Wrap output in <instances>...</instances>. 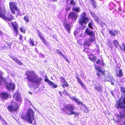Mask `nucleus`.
<instances>
[{
	"instance_id": "13",
	"label": "nucleus",
	"mask_w": 125,
	"mask_h": 125,
	"mask_svg": "<svg viewBox=\"0 0 125 125\" xmlns=\"http://www.w3.org/2000/svg\"><path fill=\"white\" fill-rule=\"evenodd\" d=\"M85 34L89 35L91 37L93 36L94 34V32L90 30L89 28H87L84 32Z\"/></svg>"
},
{
	"instance_id": "37",
	"label": "nucleus",
	"mask_w": 125,
	"mask_h": 125,
	"mask_svg": "<svg viewBox=\"0 0 125 125\" xmlns=\"http://www.w3.org/2000/svg\"><path fill=\"white\" fill-rule=\"evenodd\" d=\"M94 17L96 21H98V17L95 16Z\"/></svg>"
},
{
	"instance_id": "15",
	"label": "nucleus",
	"mask_w": 125,
	"mask_h": 125,
	"mask_svg": "<svg viewBox=\"0 0 125 125\" xmlns=\"http://www.w3.org/2000/svg\"><path fill=\"white\" fill-rule=\"evenodd\" d=\"M38 36L40 38L41 40L45 44H46V41L45 39H44L43 38L42 35L41 33L39 31H38Z\"/></svg>"
},
{
	"instance_id": "10",
	"label": "nucleus",
	"mask_w": 125,
	"mask_h": 125,
	"mask_svg": "<svg viewBox=\"0 0 125 125\" xmlns=\"http://www.w3.org/2000/svg\"><path fill=\"white\" fill-rule=\"evenodd\" d=\"M12 25L13 28V30L16 36H17L18 34L19 33L18 29V24L16 22H13L12 23Z\"/></svg>"
},
{
	"instance_id": "7",
	"label": "nucleus",
	"mask_w": 125,
	"mask_h": 125,
	"mask_svg": "<svg viewBox=\"0 0 125 125\" xmlns=\"http://www.w3.org/2000/svg\"><path fill=\"white\" fill-rule=\"evenodd\" d=\"M72 99L73 100H74L76 102L78 103L81 106L83 107L84 108V111L85 112L87 113L88 112V110L85 105L83 104L82 102L80 101L79 99L76 98L74 97H73L72 98Z\"/></svg>"
},
{
	"instance_id": "36",
	"label": "nucleus",
	"mask_w": 125,
	"mask_h": 125,
	"mask_svg": "<svg viewBox=\"0 0 125 125\" xmlns=\"http://www.w3.org/2000/svg\"><path fill=\"white\" fill-rule=\"evenodd\" d=\"M66 10L67 11H69L70 10V8L69 7H67L66 8Z\"/></svg>"
},
{
	"instance_id": "28",
	"label": "nucleus",
	"mask_w": 125,
	"mask_h": 125,
	"mask_svg": "<svg viewBox=\"0 0 125 125\" xmlns=\"http://www.w3.org/2000/svg\"><path fill=\"white\" fill-rule=\"evenodd\" d=\"M113 43L116 47H117L119 46L118 42L116 40H115L113 41Z\"/></svg>"
},
{
	"instance_id": "27",
	"label": "nucleus",
	"mask_w": 125,
	"mask_h": 125,
	"mask_svg": "<svg viewBox=\"0 0 125 125\" xmlns=\"http://www.w3.org/2000/svg\"><path fill=\"white\" fill-rule=\"evenodd\" d=\"M91 2V5L94 7L96 6V3L94 0H90Z\"/></svg>"
},
{
	"instance_id": "48",
	"label": "nucleus",
	"mask_w": 125,
	"mask_h": 125,
	"mask_svg": "<svg viewBox=\"0 0 125 125\" xmlns=\"http://www.w3.org/2000/svg\"><path fill=\"white\" fill-rule=\"evenodd\" d=\"M0 119L2 121L3 119V118L1 117L0 115Z\"/></svg>"
},
{
	"instance_id": "23",
	"label": "nucleus",
	"mask_w": 125,
	"mask_h": 125,
	"mask_svg": "<svg viewBox=\"0 0 125 125\" xmlns=\"http://www.w3.org/2000/svg\"><path fill=\"white\" fill-rule=\"evenodd\" d=\"M5 79L0 75V85L5 83Z\"/></svg>"
},
{
	"instance_id": "54",
	"label": "nucleus",
	"mask_w": 125,
	"mask_h": 125,
	"mask_svg": "<svg viewBox=\"0 0 125 125\" xmlns=\"http://www.w3.org/2000/svg\"><path fill=\"white\" fill-rule=\"evenodd\" d=\"M65 92H66V94H67V93H68L66 92V91H65Z\"/></svg>"
},
{
	"instance_id": "31",
	"label": "nucleus",
	"mask_w": 125,
	"mask_h": 125,
	"mask_svg": "<svg viewBox=\"0 0 125 125\" xmlns=\"http://www.w3.org/2000/svg\"><path fill=\"white\" fill-rule=\"evenodd\" d=\"M93 22H91L89 23L88 24V26L89 27L91 28V29H93V28L92 27V25H93Z\"/></svg>"
},
{
	"instance_id": "16",
	"label": "nucleus",
	"mask_w": 125,
	"mask_h": 125,
	"mask_svg": "<svg viewBox=\"0 0 125 125\" xmlns=\"http://www.w3.org/2000/svg\"><path fill=\"white\" fill-rule=\"evenodd\" d=\"M95 89L98 92H101L102 91V86L97 83L95 86Z\"/></svg>"
},
{
	"instance_id": "38",
	"label": "nucleus",
	"mask_w": 125,
	"mask_h": 125,
	"mask_svg": "<svg viewBox=\"0 0 125 125\" xmlns=\"http://www.w3.org/2000/svg\"><path fill=\"white\" fill-rule=\"evenodd\" d=\"M28 86L31 88L33 86V85L32 84H31L30 83H28Z\"/></svg>"
},
{
	"instance_id": "8",
	"label": "nucleus",
	"mask_w": 125,
	"mask_h": 125,
	"mask_svg": "<svg viewBox=\"0 0 125 125\" xmlns=\"http://www.w3.org/2000/svg\"><path fill=\"white\" fill-rule=\"evenodd\" d=\"M95 69L97 71L96 74L99 77L103 75L104 73V71L101 69V68L95 65L94 64Z\"/></svg>"
},
{
	"instance_id": "19",
	"label": "nucleus",
	"mask_w": 125,
	"mask_h": 125,
	"mask_svg": "<svg viewBox=\"0 0 125 125\" xmlns=\"http://www.w3.org/2000/svg\"><path fill=\"white\" fill-rule=\"evenodd\" d=\"M8 94L6 92H2L0 95V96L2 98L5 99L8 97Z\"/></svg>"
},
{
	"instance_id": "9",
	"label": "nucleus",
	"mask_w": 125,
	"mask_h": 125,
	"mask_svg": "<svg viewBox=\"0 0 125 125\" xmlns=\"http://www.w3.org/2000/svg\"><path fill=\"white\" fill-rule=\"evenodd\" d=\"M18 106V104L16 103H13L12 105L8 106V109L11 111H15L17 109Z\"/></svg>"
},
{
	"instance_id": "24",
	"label": "nucleus",
	"mask_w": 125,
	"mask_h": 125,
	"mask_svg": "<svg viewBox=\"0 0 125 125\" xmlns=\"http://www.w3.org/2000/svg\"><path fill=\"white\" fill-rule=\"evenodd\" d=\"M116 75L118 77H120L123 76V74L122 70H120L118 71L117 72Z\"/></svg>"
},
{
	"instance_id": "20",
	"label": "nucleus",
	"mask_w": 125,
	"mask_h": 125,
	"mask_svg": "<svg viewBox=\"0 0 125 125\" xmlns=\"http://www.w3.org/2000/svg\"><path fill=\"white\" fill-rule=\"evenodd\" d=\"M48 83L50 85V87L52 88H55L57 87L56 84H55L54 83L51 81H49L48 82Z\"/></svg>"
},
{
	"instance_id": "45",
	"label": "nucleus",
	"mask_w": 125,
	"mask_h": 125,
	"mask_svg": "<svg viewBox=\"0 0 125 125\" xmlns=\"http://www.w3.org/2000/svg\"><path fill=\"white\" fill-rule=\"evenodd\" d=\"M57 52L58 54H59L60 55L61 54H62V53H61V52L60 51H57Z\"/></svg>"
},
{
	"instance_id": "6",
	"label": "nucleus",
	"mask_w": 125,
	"mask_h": 125,
	"mask_svg": "<svg viewBox=\"0 0 125 125\" xmlns=\"http://www.w3.org/2000/svg\"><path fill=\"white\" fill-rule=\"evenodd\" d=\"M10 9L11 12L13 14L15 13V10H18L16 3L11 2L9 3Z\"/></svg>"
},
{
	"instance_id": "29",
	"label": "nucleus",
	"mask_w": 125,
	"mask_h": 125,
	"mask_svg": "<svg viewBox=\"0 0 125 125\" xmlns=\"http://www.w3.org/2000/svg\"><path fill=\"white\" fill-rule=\"evenodd\" d=\"M80 8L78 7H74L73 8V10L76 12H79L80 10Z\"/></svg>"
},
{
	"instance_id": "46",
	"label": "nucleus",
	"mask_w": 125,
	"mask_h": 125,
	"mask_svg": "<svg viewBox=\"0 0 125 125\" xmlns=\"http://www.w3.org/2000/svg\"><path fill=\"white\" fill-rule=\"evenodd\" d=\"M79 83H80L81 85L83 83L82 82V81L80 80L79 81V82H78Z\"/></svg>"
},
{
	"instance_id": "35",
	"label": "nucleus",
	"mask_w": 125,
	"mask_h": 125,
	"mask_svg": "<svg viewBox=\"0 0 125 125\" xmlns=\"http://www.w3.org/2000/svg\"><path fill=\"white\" fill-rule=\"evenodd\" d=\"M83 88L85 89L86 87L83 84V83L82 84H81Z\"/></svg>"
},
{
	"instance_id": "44",
	"label": "nucleus",
	"mask_w": 125,
	"mask_h": 125,
	"mask_svg": "<svg viewBox=\"0 0 125 125\" xmlns=\"http://www.w3.org/2000/svg\"><path fill=\"white\" fill-rule=\"evenodd\" d=\"M44 80L45 81H46V82H47L48 83V82H49V81H50V80H48L47 78H46V79H45Z\"/></svg>"
},
{
	"instance_id": "17",
	"label": "nucleus",
	"mask_w": 125,
	"mask_h": 125,
	"mask_svg": "<svg viewBox=\"0 0 125 125\" xmlns=\"http://www.w3.org/2000/svg\"><path fill=\"white\" fill-rule=\"evenodd\" d=\"M16 100L17 101H20L21 100V95L18 92H16L15 93L14 95Z\"/></svg>"
},
{
	"instance_id": "12",
	"label": "nucleus",
	"mask_w": 125,
	"mask_h": 125,
	"mask_svg": "<svg viewBox=\"0 0 125 125\" xmlns=\"http://www.w3.org/2000/svg\"><path fill=\"white\" fill-rule=\"evenodd\" d=\"M77 14L73 12H70L69 14L68 18L69 19H72L73 20H76L77 17Z\"/></svg>"
},
{
	"instance_id": "30",
	"label": "nucleus",
	"mask_w": 125,
	"mask_h": 125,
	"mask_svg": "<svg viewBox=\"0 0 125 125\" xmlns=\"http://www.w3.org/2000/svg\"><path fill=\"white\" fill-rule=\"evenodd\" d=\"M30 43L31 44L32 46H33L35 45L34 43L33 40L32 39H31L29 40Z\"/></svg>"
},
{
	"instance_id": "18",
	"label": "nucleus",
	"mask_w": 125,
	"mask_h": 125,
	"mask_svg": "<svg viewBox=\"0 0 125 125\" xmlns=\"http://www.w3.org/2000/svg\"><path fill=\"white\" fill-rule=\"evenodd\" d=\"M64 26L65 29L69 33H70L71 29V27L70 25L68 23H64Z\"/></svg>"
},
{
	"instance_id": "52",
	"label": "nucleus",
	"mask_w": 125,
	"mask_h": 125,
	"mask_svg": "<svg viewBox=\"0 0 125 125\" xmlns=\"http://www.w3.org/2000/svg\"><path fill=\"white\" fill-rule=\"evenodd\" d=\"M28 93L29 94H31V95L32 94V93L31 92L29 91L28 92Z\"/></svg>"
},
{
	"instance_id": "1",
	"label": "nucleus",
	"mask_w": 125,
	"mask_h": 125,
	"mask_svg": "<svg viewBox=\"0 0 125 125\" xmlns=\"http://www.w3.org/2000/svg\"><path fill=\"white\" fill-rule=\"evenodd\" d=\"M121 90L124 97H122L118 102H116V104L118 107L124 108L125 110L120 112V114L117 115L116 116L118 119H123L125 117V88L121 87Z\"/></svg>"
},
{
	"instance_id": "25",
	"label": "nucleus",
	"mask_w": 125,
	"mask_h": 125,
	"mask_svg": "<svg viewBox=\"0 0 125 125\" xmlns=\"http://www.w3.org/2000/svg\"><path fill=\"white\" fill-rule=\"evenodd\" d=\"M109 77H107V78H106L107 80L109 82H110L112 85H114V83L113 82H112V80L113 79L112 77L110 76H108Z\"/></svg>"
},
{
	"instance_id": "26",
	"label": "nucleus",
	"mask_w": 125,
	"mask_h": 125,
	"mask_svg": "<svg viewBox=\"0 0 125 125\" xmlns=\"http://www.w3.org/2000/svg\"><path fill=\"white\" fill-rule=\"evenodd\" d=\"M89 58L91 61H93L94 62H95L96 59L95 57L93 55H92L90 57H89Z\"/></svg>"
},
{
	"instance_id": "50",
	"label": "nucleus",
	"mask_w": 125,
	"mask_h": 125,
	"mask_svg": "<svg viewBox=\"0 0 125 125\" xmlns=\"http://www.w3.org/2000/svg\"><path fill=\"white\" fill-rule=\"evenodd\" d=\"M64 57V58L66 60V61H67L68 62H69V61L67 59V58L64 56V55H63Z\"/></svg>"
},
{
	"instance_id": "33",
	"label": "nucleus",
	"mask_w": 125,
	"mask_h": 125,
	"mask_svg": "<svg viewBox=\"0 0 125 125\" xmlns=\"http://www.w3.org/2000/svg\"><path fill=\"white\" fill-rule=\"evenodd\" d=\"M20 29L21 32H25L26 31V30L24 29V28L22 27H21L20 28Z\"/></svg>"
},
{
	"instance_id": "21",
	"label": "nucleus",
	"mask_w": 125,
	"mask_h": 125,
	"mask_svg": "<svg viewBox=\"0 0 125 125\" xmlns=\"http://www.w3.org/2000/svg\"><path fill=\"white\" fill-rule=\"evenodd\" d=\"M109 33L112 36H115L118 33V31L116 30H112L109 31Z\"/></svg>"
},
{
	"instance_id": "22",
	"label": "nucleus",
	"mask_w": 125,
	"mask_h": 125,
	"mask_svg": "<svg viewBox=\"0 0 125 125\" xmlns=\"http://www.w3.org/2000/svg\"><path fill=\"white\" fill-rule=\"evenodd\" d=\"M11 59L15 61L17 64L20 65H22V63L20 61L14 57L12 56L11 57Z\"/></svg>"
},
{
	"instance_id": "40",
	"label": "nucleus",
	"mask_w": 125,
	"mask_h": 125,
	"mask_svg": "<svg viewBox=\"0 0 125 125\" xmlns=\"http://www.w3.org/2000/svg\"><path fill=\"white\" fill-rule=\"evenodd\" d=\"M91 14L93 17H94L95 16L94 13L93 12H91Z\"/></svg>"
},
{
	"instance_id": "2",
	"label": "nucleus",
	"mask_w": 125,
	"mask_h": 125,
	"mask_svg": "<svg viewBox=\"0 0 125 125\" xmlns=\"http://www.w3.org/2000/svg\"><path fill=\"white\" fill-rule=\"evenodd\" d=\"M25 75L27 76V79L33 83H36L37 87H39V84L41 82L42 79L38 77V75L33 72L28 70L25 73Z\"/></svg>"
},
{
	"instance_id": "32",
	"label": "nucleus",
	"mask_w": 125,
	"mask_h": 125,
	"mask_svg": "<svg viewBox=\"0 0 125 125\" xmlns=\"http://www.w3.org/2000/svg\"><path fill=\"white\" fill-rule=\"evenodd\" d=\"M24 20L27 22L29 21V18L27 16H25L24 17Z\"/></svg>"
},
{
	"instance_id": "56",
	"label": "nucleus",
	"mask_w": 125,
	"mask_h": 125,
	"mask_svg": "<svg viewBox=\"0 0 125 125\" xmlns=\"http://www.w3.org/2000/svg\"><path fill=\"white\" fill-rule=\"evenodd\" d=\"M120 48L121 49V47H120Z\"/></svg>"
},
{
	"instance_id": "49",
	"label": "nucleus",
	"mask_w": 125,
	"mask_h": 125,
	"mask_svg": "<svg viewBox=\"0 0 125 125\" xmlns=\"http://www.w3.org/2000/svg\"><path fill=\"white\" fill-rule=\"evenodd\" d=\"M59 94L61 96H62V94H61V92H60L59 91Z\"/></svg>"
},
{
	"instance_id": "51",
	"label": "nucleus",
	"mask_w": 125,
	"mask_h": 125,
	"mask_svg": "<svg viewBox=\"0 0 125 125\" xmlns=\"http://www.w3.org/2000/svg\"><path fill=\"white\" fill-rule=\"evenodd\" d=\"M111 94H112V95L113 96H114V95L113 94V92L112 91H111Z\"/></svg>"
},
{
	"instance_id": "53",
	"label": "nucleus",
	"mask_w": 125,
	"mask_h": 125,
	"mask_svg": "<svg viewBox=\"0 0 125 125\" xmlns=\"http://www.w3.org/2000/svg\"><path fill=\"white\" fill-rule=\"evenodd\" d=\"M124 123L125 125V121L124 122Z\"/></svg>"
},
{
	"instance_id": "55",
	"label": "nucleus",
	"mask_w": 125,
	"mask_h": 125,
	"mask_svg": "<svg viewBox=\"0 0 125 125\" xmlns=\"http://www.w3.org/2000/svg\"><path fill=\"white\" fill-rule=\"evenodd\" d=\"M122 49V50H123L122 49Z\"/></svg>"
},
{
	"instance_id": "4",
	"label": "nucleus",
	"mask_w": 125,
	"mask_h": 125,
	"mask_svg": "<svg viewBox=\"0 0 125 125\" xmlns=\"http://www.w3.org/2000/svg\"><path fill=\"white\" fill-rule=\"evenodd\" d=\"M75 109L74 106L71 104H68L65 106L62 109V110L65 111L66 113L69 115H78V113H76L73 111Z\"/></svg>"
},
{
	"instance_id": "43",
	"label": "nucleus",
	"mask_w": 125,
	"mask_h": 125,
	"mask_svg": "<svg viewBox=\"0 0 125 125\" xmlns=\"http://www.w3.org/2000/svg\"><path fill=\"white\" fill-rule=\"evenodd\" d=\"M122 46L123 47V48L124 50L125 51V45L124 43L122 44Z\"/></svg>"
},
{
	"instance_id": "3",
	"label": "nucleus",
	"mask_w": 125,
	"mask_h": 125,
	"mask_svg": "<svg viewBox=\"0 0 125 125\" xmlns=\"http://www.w3.org/2000/svg\"><path fill=\"white\" fill-rule=\"evenodd\" d=\"M34 112L31 109H29L27 113L22 115L21 118L24 120L28 122L30 124L32 123V121L34 120Z\"/></svg>"
},
{
	"instance_id": "11",
	"label": "nucleus",
	"mask_w": 125,
	"mask_h": 125,
	"mask_svg": "<svg viewBox=\"0 0 125 125\" xmlns=\"http://www.w3.org/2000/svg\"><path fill=\"white\" fill-rule=\"evenodd\" d=\"M7 89L9 90H14L15 88V85L14 83L10 82L6 84Z\"/></svg>"
},
{
	"instance_id": "41",
	"label": "nucleus",
	"mask_w": 125,
	"mask_h": 125,
	"mask_svg": "<svg viewBox=\"0 0 125 125\" xmlns=\"http://www.w3.org/2000/svg\"><path fill=\"white\" fill-rule=\"evenodd\" d=\"M76 78L77 79V81L78 82H79V81L81 80L79 78L78 76L76 77Z\"/></svg>"
},
{
	"instance_id": "42",
	"label": "nucleus",
	"mask_w": 125,
	"mask_h": 125,
	"mask_svg": "<svg viewBox=\"0 0 125 125\" xmlns=\"http://www.w3.org/2000/svg\"><path fill=\"white\" fill-rule=\"evenodd\" d=\"M100 60L99 59L96 62V63L97 64H99L100 63Z\"/></svg>"
},
{
	"instance_id": "39",
	"label": "nucleus",
	"mask_w": 125,
	"mask_h": 125,
	"mask_svg": "<svg viewBox=\"0 0 125 125\" xmlns=\"http://www.w3.org/2000/svg\"><path fill=\"white\" fill-rule=\"evenodd\" d=\"M64 84L66 87H68L69 86L68 84L66 82L64 83Z\"/></svg>"
},
{
	"instance_id": "5",
	"label": "nucleus",
	"mask_w": 125,
	"mask_h": 125,
	"mask_svg": "<svg viewBox=\"0 0 125 125\" xmlns=\"http://www.w3.org/2000/svg\"><path fill=\"white\" fill-rule=\"evenodd\" d=\"M89 20V18L86 17L84 12L81 14L79 20V22L83 26V28L82 29H83L86 27V25L88 22Z\"/></svg>"
},
{
	"instance_id": "14",
	"label": "nucleus",
	"mask_w": 125,
	"mask_h": 125,
	"mask_svg": "<svg viewBox=\"0 0 125 125\" xmlns=\"http://www.w3.org/2000/svg\"><path fill=\"white\" fill-rule=\"evenodd\" d=\"M94 40L92 38H90L84 42V45L89 46H90L92 43L94 42Z\"/></svg>"
},
{
	"instance_id": "47",
	"label": "nucleus",
	"mask_w": 125,
	"mask_h": 125,
	"mask_svg": "<svg viewBox=\"0 0 125 125\" xmlns=\"http://www.w3.org/2000/svg\"><path fill=\"white\" fill-rule=\"evenodd\" d=\"M22 36L21 35L20 36L19 38L20 39V40H21L22 39Z\"/></svg>"
},
{
	"instance_id": "34",
	"label": "nucleus",
	"mask_w": 125,
	"mask_h": 125,
	"mask_svg": "<svg viewBox=\"0 0 125 125\" xmlns=\"http://www.w3.org/2000/svg\"><path fill=\"white\" fill-rule=\"evenodd\" d=\"M70 3L72 5H74L75 4V2L74 1V0H72L71 1Z\"/></svg>"
}]
</instances>
